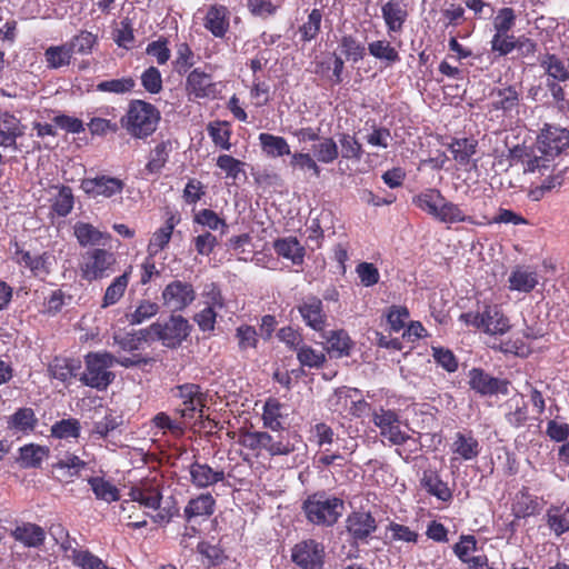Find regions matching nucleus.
Here are the masks:
<instances>
[{"mask_svg":"<svg viewBox=\"0 0 569 569\" xmlns=\"http://www.w3.org/2000/svg\"><path fill=\"white\" fill-rule=\"evenodd\" d=\"M148 361L149 359L139 353L122 356L117 359L108 351L88 352L84 356L86 368L82 371L80 370L79 381L88 388L104 391L116 377L111 371L114 362L124 368H132L146 366Z\"/></svg>","mask_w":569,"mask_h":569,"instance_id":"obj_1","label":"nucleus"},{"mask_svg":"<svg viewBox=\"0 0 569 569\" xmlns=\"http://www.w3.org/2000/svg\"><path fill=\"white\" fill-rule=\"evenodd\" d=\"M412 204L441 223L475 222L459 204L445 198L439 189H425L412 198Z\"/></svg>","mask_w":569,"mask_h":569,"instance_id":"obj_2","label":"nucleus"},{"mask_svg":"<svg viewBox=\"0 0 569 569\" xmlns=\"http://www.w3.org/2000/svg\"><path fill=\"white\" fill-rule=\"evenodd\" d=\"M346 510L345 500L327 490L308 495L301 503V511L308 522L317 527H333Z\"/></svg>","mask_w":569,"mask_h":569,"instance_id":"obj_3","label":"nucleus"},{"mask_svg":"<svg viewBox=\"0 0 569 569\" xmlns=\"http://www.w3.org/2000/svg\"><path fill=\"white\" fill-rule=\"evenodd\" d=\"M160 111L151 102L131 100L121 124L132 138L146 139L157 130Z\"/></svg>","mask_w":569,"mask_h":569,"instance_id":"obj_4","label":"nucleus"},{"mask_svg":"<svg viewBox=\"0 0 569 569\" xmlns=\"http://www.w3.org/2000/svg\"><path fill=\"white\" fill-rule=\"evenodd\" d=\"M539 63L546 76V87L558 109L569 108V100L566 97L565 86L569 81V64L555 53L542 54Z\"/></svg>","mask_w":569,"mask_h":569,"instance_id":"obj_5","label":"nucleus"},{"mask_svg":"<svg viewBox=\"0 0 569 569\" xmlns=\"http://www.w3.org/2000/svg\"><path fill=\"white\" fill-rule=\"evenodd\" d=\"M171 397L180 400L179 406L173 409V415L180 417L187 427L196 417H203L208 392L201 385L193 382L177 385L171 390Z\"/></svg>","mask_w":569,"mask_h":569,"instance_id":"obj_6","label":"nucleus"},{"mask_svg":"<svg viewBox=\"0 0 569 569\" xmlns=\"http://www.w3.org/2000/svg\"><path fill=\"white\" fill-rule=\"evenodd\" d=\"M459 321L489 336H503L510 329V320L497 305H485L481 312H465Z\"/></svg>","mask_w":569,"mask_h":569,"instance_id":"obj_7","label":"nucleus"},{"mask_svg":"<svg viewBox=\"0 0 569 569\" xmlns=\"http://www.w3.org/2000/svg\"><path fill=\"white\" fill-rule=\"evenodd\" d=\"M117 263L116 254L106 248H92L81 254L80 277L89 283L112 274Z\"/></svg>","mask_w":569,"mask_h":569,"instance_id":"obj_8","label":"nucleus"},{"mask_svg":"<svg viewBox=\"0 0 569 569\" xmlns=\"http://www.w3.org/2000/svg\"><path fill=\"white\" fill-rule=\"evenodd\" d=\"M13 260L22 269H26L30 277L46 282L54 271L57 259L53 252L43 251L31 253L24 250L18 242L13 243Z\"/></svg>","mask_w":569,"mask_h":569,"instance_id":"obj_9","label":"nucleus"},{"mask_svg":"<svg viewBox=\"0 0 569 569\" xmlns=\"http://www.w3.org/2000/svg\"><path fill=\"white\" fill-rule=\"evenodd\" d=\"M191 325L181 315H171L164 322H152L149 335L161 340L166 347L174 348L190 335Z\"/></svg>","mask_w":569,"mask_h":569,"instance_id":"obj_10","label":"nucleus"},{"mask_svg":"<svg viewBox=\"0 0 569 569\" xmlns=\"http://www.w3.org/2000/svg\"><path fill=\"white\" fill-rule=\"evenodd\" d=\"M326 557V547L315 538L295 543L291 550L292 563L301 569H323Z\"/></svg>","mask_w":569,"mask_h":569,"instance_id":"obj_11","label":"nucleus"},{"mask_svg":"<svg viewBox=\"0 0 569 569\" xmlns=\"http://www.w3.org/2000/svg\"><path fill=\"white\" fill-rule=\"evenodd\" d=\"M372 423L379 429V436L395 446H401L405 442V430L400 428V418L395 409L380 406L372 411Z\"/></svg>","mask_w":569,"mask_h":569,"instance_id":"obj_12","label":"nucleus"},{"mask_svg":"<svg viewBox=\"0 0 569 569\" xmlns=\"http://www.w3.org/2000/svg\"><path fill=\"white\" fill-rule=\"evenodd\" d=\"M184 88L189 99L216 100L221 93L219 83L213 81L210 73L199 68L188 73Z\"/></svg>","mask_w":569,"mask_h":569,"instance_id":"obj_13","label":"nucleus"},{"mask_svg":"<svg viewBox=\"0 0 569 569\" xmlns=\"http://www.w3.org/2000/svg\"><path fill=\"white\" fill-rule=\"evenodd\" d=\"M378 529V522L370 511H352L347 515V536L353 545L368 543L369 538Z\"/></svg>","mask_w":569,"mask_h":569,"instance_id":"obj_14","label":"nucleus"},{"mask_svg":"<svg viewBox=\"0 0 569 569\" xmlns=\"http://www.w3.org/2000/svg\"><path fill=\"white\" fill-rule=\"evenodd\" d=\"M469 387L481 397H492V395L509 393L510 382L507 378L493 377L486 372L483 368H471L468 373Z\"/></svg>","mask_w":569,"mask_h":569,"instance_id":"obj_15","label":"nucleus"},{"mask_svg":"<svg viewBox=\"0 0 569 569\" xmlns=\"http://www.w3.org/2000/svg\"><path fill=\"white\" fill-rule=\"evenodd\" d=\"M161 298L164 307L181 312L196 300L197 292L190 282L174 280L164 286Z\"/></svg>","mask_w":569,"mask_h":569,"instance_id":"obj_16","label":"nucleus"},{"mask_svg":"<svg viewBox=\"0 0 569 569\" xmlns=\"http://www.w3.org/2000/svg\"><path fill=\"white\" fill-rule=\"evenodd\" d=\"M80 188L90 198H99L101 196L102 198L110 199L112 196L123 192L126 182L118 177L100 174L82 179Z\"/></svg>","mask_w":569,"mask_h":569,"instance_id":"obj_17","label":"nucleus"},{"mask_svg":"<svg viewBox=\"0 0 569 569\" xmlns=\"http://www.w3.org/2000/svg\"><path fill=\"white\" fill-rule=\"evenodd\" d=\"M297 309L308 328L322 332L328 326V312L319 297L309 296L301 299Z\"/></svg>","mask_w":569,"mask_h":569,"instance_id":"obj_18","label":"nucleus"},{"mask_svg":"<svg viewBox=\"0 0 569 569\" xmlns=\"http://www.w3.org/2000/svg\"><path fill=\"white\" fill-rule=\"evenodd\" d=\"M520 88L512 86L496 87L490 92L489 110L501 111L503 117L518 112L521 101Z\"/></svg>","mask_w":569,"mask_h":569,"instance_id":"obj_19","label":"nucleus"},{"mask_svg":"<svg viewBox=\"0 0 569 569\" xmlns=\"http://www.w3.org/2000/svg\"><path fill=\"white\" fill-rule=\"evenodd\" d=\"M509 160L511 163L522 164L523 172H540L541 176L546 174L552 168V162L548 156L541 153L536 154L535 151L528 147L516 146L509 151Z\"/></svg>","mask_w":569,"mask_h":569,"instance_id":"obj_20","label":"nucleus"},{"mask_svg":"<svg viewBox=\"0 0 569 569\" xmlns=\"http://www.w3.org/2000/svg\"><path fill=\"white\" fill-rule=\"evenodd\" d=\"M539 152L551 160L569 147V130L561 127L547 124L538 137Z\"/></svg>","mask_w":569,"mask_h":569,"instance_id":"obj_21","label":"nucleus"},{"mask_svg":"<svg viewBox=\"0 0 569 569\" xmlns=\"http://www.w3.org/2000/svg\"><path fill=\"white\" fill-rule=\"evenodd\" d=\"M82 369V361L79 358H69V356H53L47 367V372L50 378L70 385L74 378L80 377Z\"/></svg>","mask_w":569,"mask_h":569,"instance_id":"obj_22","label":"nucleus"},{"mask_svg":"<svg viewBox=\"0 0 569 569\" xmlns=\"http://www.w3.org/2000/svg\"><path fill=\"white\" fill-rule=\"evenodd\" d=\"M217 508V499L211 493H200L188 500L183 507V520L187 523L202 522L210 519Z\"/></svg>","mask_w":569,"mask_h":569,"instance_id":"obj_23","label":"nucleus"},{"mask_svg":"<svg viewBox=\"0 0 569 569\" xmlns=\"http://www.w3.org/2000/svg\"><path fill=\"white\" fill-rule=\"evenodd\" d=\"M502 408L503 419L511 428H523L530 420L529 406L521 392H516L512 397L505 400Z\"/></svg>","mask_w":569,"mask_h":569,"instance_id":"obj_24","label":"nucleus"},{"mask_svg":"<svg viewBox=\"0 0 569 569\" xmlns=\"http://www.w3.org/2000/svg\"><path fill=\"white\" fill-rule=\"evenodd\" d=\"M450 447L455 457L461 460L477 459L482 450V446L470 429L457 431Z\"/></svg>","mask_w":569,"mask_h":569,"instance_id":"obj_25","label":"nucleus"},{"mask_svg":"<svg viewBox=\"0 0 569 569\" xmlns=\"http://www.w3.org/2000/svg\"><path fill=\"white\" fill-rule=\"evenodd\" d=\"M128 497L144 510L157 511L160 508L162 493L156 485L142 482L134 485L128 491Z\"/></svg>","mask_w":569,"mask_h":569,"instance_id":"obj_26","label":"nucleus"},{"mask_svg":"<svg viewBox=\"0 0 569 569\" xmlns=\"http://www.w3.org/2000/svg\"><path fill=\"white\" fill-rule=\"evenodd\" d=\"M381 14L385 19L386 30L389 34L399 33L403 30L408 18L406 3L401 0H389L381 7Z\"/></svg>","mask_w":569,"mask_h":569,"instance_id":"obj_27","label":"nucleus"},{"mask_svg":"<svg viewBox=\"0 0 569 569\" xmlns=\"http://www.w3.org/2000/svg\"><path fill=\"white\" fill-rule=\"evenodd\" d=\"M262 457L268 453L269 457H288L295 452L296 447L291 442L289 433L271 435L268 430H261Z\"/></svg>","mask_w":569,"mask_h":569,"instance_id":"obj_28","label":"nucleus"},{"mask_svg":"<svg viewBox=\"0 0 569 569\" xmlns=\"http://www.w3.org/2000/svg\"><path fill=\"white\" fill-rule=\"evenodd\" d=\"M190 482L199 489L209 488L224 480L223 469H213L207 462L193 461L189 468Z\"/></svg>","mask_w":569,"mask_h":569,"instance_id":"obj_29","label":"nucleus"},{"mask_svg":"<svg viewBox=\"0 0 569 569\" xmlns=\"http://www.w3.org/2000/svg\"><path fill=\"white\" fill-rule=\"evenodd\" d=\"M24 133V126L20 118L10 111L0 113V147H17V139Z\"/></svg>","mask_w":569,"mask_h":569,"instance_id":"obj_30","label":"nucleus"},{"mask_svg":"<svg viewBox=\"0 0 569 569\" xmlns=\"http://www.w3.org/2000/svg\"><path fill=\"white\" fill-rule=\"evenodd\" d=\"M322 338L326 340L325 351L329 356L346 357L353 350L355 342L345 329L330 330Z\"/></svg>","mask_w":569,"mask_h":569,"instance_id":"obj_31","label":"nucleus"},{"mask_svg":"<svg viewBox=\"0 0 569 569\" xmlns=\"http://www.w3.org/2000/svg\"><path fill=\"white\" fill-rule=\"evenodd\" d=\"M87 467L88 462L74 456L73 452H66L52 465V469L58 472V480L67 483L74 481V478L80 476L82 469Z\"/></svg>","mask_w":569,"mask_h":569,"instance_id":"obj_32","label":"nucleus"},{"mask_svg":"<svg viewBox=\"0 0 569 569\" xmlns=\"http://www.w3.org/2000/svg\"><path fill=\"white\" fill-rule=\"evenodd\" d=\"M203 27L216 38H223L230 27L228 9L223 4H210L203 18Z\"/></svg>","mask_w":569,"mask_h":569,"instance_id":"obj_33","label":"nucleus"},{"mask_svg":"<svg viewBox=\"0 0 569 569\" xmlns=\"http://www.w3.org/2000/svg\"><path fill=\"white\" fill-rule=\"evenodd\" d=\"M420 485L428 495L436 497L445 503H449L453 497L450 487L442 480L439 472L433 471V469L423 470Z\"/></svg>","mask_w":569,"mask_h":569,"instance_id":"obj_34","label":"nucleus"},{"mask_svg":"<svg viewBox=\"0 0 569 569\" xmlns=\"http://www.w3.org/2000/svg\"><path fill=\"white\" fill-rule=\"evenodd\" d=\"M172 150L173 143L171 139L158 141L150 150L148 161L144 164V171L148 174L159 176L170 160Z\"/></svg>","mask_w":569,"mask_h":569,"instance_id":"obj_35","label":"nucleus"},{"mask_svg":"<svg viewBox=\"0 0 569 569\" xmlns=\"http://www.w3.org/2000/svg\"><path fill=\"white\" fill-rule=\"evenodd\" d=\"M284 406L279 399L270 397L262 406V427L271 431H283L284 419L287 415L283 413Z\"/></svg>","mask_w":569,"mask_h":569,"instance_id":"obj_36","label":"nucleus"},{"mask_svg":"<svg viewBox=\"0 0 569 569\" xmlns=\"http://www.w3.org/2000/svg\"><path fill=\"white\" fill-rule=\"evenodd\" d=\"M238 443L243 448V450H246V452L242 453V459L244 461L262 457L261 430H256L252 427L239 428Z\"/></svg>","mask_w":569,"mask_h":569,"instance_id":"obj_37","label":"nucleus"},{"mask_svg":"<svg viewBox=\"0 0 569 569\" xmlns=\"http://www.w3.org/2000/svg\"><path fill=\"white\" fill-rule=\"evenodd\" d=\"M73 234L80 247L106 244L112 237L93 227L90 222L78 221L73 224Z\"/></svg>","mask_w":569,"mask_h":569,"instance_id":"obj_38","label":"nucleus"},{"mask_svg":"<svg viewBox=\"0 0 569 569\" xmlns=\"http://www.w3.org/2000/svg\"><path fill=\"white\" fill-rule=\"evenodd\" d=\"M545 521L556 537L569 531V506L565 502L550 505L545 513Z\"/></svg>","mask_w":569,"mask_h":569,"instance_id":"obj_39","label":"nucleus"},{"mask_svg":"<svg viewBox=\"0 0 569 569\" xmlns=\"http://www.w3.org/2000/svg\"><path fill=\"white\" fill-rule=\"evenodd\" d=\"M511 510L517 519H526V517L540 513L542 506L540 503V498L530 495L528 488H522L518 491Z\"/></svg>","mask_w":569,"mask_h":569,"instance_id":"obj_40","label":"nucleus"},{"mask_svg":"<svg viewBox=\"0 0 569 569\" xmlns=\"http://www.w3.org/2000/svg\"><path fill=\"white\" fill-rule=\"evenodd\" d=\"M132 274V267L123 270L122 274L114 277L113 280L106 287L104 295L101 299L100 307L108 308L114 306L124 297V292L130 282Z\"/></svg>","mask_w":569,"mask_h":569,"instance_id":"obj_41","label":"nucleus"},{"mask_svg":"<svg viewBox=\"0 0 569 569\" xmlns=\"http://www.w3.org/2000/svg\"><path fill=\"white\" fill-rule=\"evenodd\" d=\"M50 455L48 446L38 443H27L19 448V457L17 461L19 466L24 469L41 468L43 460H47Z\"/></svg>","mask_w":569,"mask_h":569,"instance_id":"obj_42","label":"nucleus"},{"mask_svg":"<svg viewBox=\"0 0 569 569\" xmlns=\"http://www.w3.org/2000/svg\"><path fill=\"white\" fill-rule=\"evenodd\" d=\"M12 536L16 541L27 546V548H40L46 539L44 529L34 522H22L14 528Z\"/></svg>","mask_w":569,"mask_h":569,"instance_id":"obj_43","label":"nucleus"},{"mask_svg":"<svg viewBox=\"0 0 569 569\" xmlns=\"http://www.w3.org/2000/svg\"><path fill=\"white\" fill-rule=\"evenodd\" d=\"M179 221L176 220L174 216L166 219L163 227L154 231L149 243L147 246V252L151 256H157L163 251L164 248L170 243L172 239V232Z\"/></svg>","mask_w":569,"mask_h":569,"instance_id":"obj_44","label":"nucleus"},{"mask_svg":"<svg viewBox=\"0 0 569 569\" xmlns=\"http://www.w3.org/2000/svg\"><path fill=\"white\" fill-rule=\"evenodd\" d=\"M38 419L34 409L31 407H21L8 417V429L20 431L23 435L34 431Z\"/></svg>","mask_w":569,"mask_h":569,"instance_id":"obj_45","label":"nucleus"},{"mask_svg":"<svg viewBox=\"0 0 569 569\" xmlns=\"http://www.w3.org/2000/svg\"><path fill=\"white\" fill-rule=\"evenodd\" d=\"M274 251L283 259L292 261L295 264H301L305 259V247L295 237L280 238L274 241Z\"/></svg>","mask_w":569,"mask_h":569,"instance_id":"obj_46","label":"nucleus"},{"mask_svg":"<svg viewBox=\"0 0 569 569\" xmlns=\"http://www.w3.org/2000/svg\"><path fill=\"white\" fill-rule=\"evenodd\" d=\"M151 423L154 428L162 430L163 435L168 433L177 439L182 438L187 430L186 423L179 416L172 418V416L167 412H158L154 415L151 419Z\"/></svg>","mask_w":569,"mask_h":569,"instance_id":"obj_47","label":"nucleus"},{"mask_svg":"<svg viewBox=\"0 0 569 569\" xmlns=\"http://www.w3.org/2000/svg\"><path fill=\"white\" fill-rule=\"evenodd\" d=\"M367 50L370 56L385 62L386 66L398 63L401 59L399 50L386 39L368 42Z\"/></svg>","mask_w":569,"mask_h":569,"instance_id":"obj_48","label":"nucleus"},{"mask_svg":"<svg viewBox=\"0 0 569 569\" xmlns=\"http://www.w3.org/2000/svg\"><path fill=\"white\" fill-rule=\"evenodd\" d=\"M538 283L536 271L522 267L513 269L509 276V290L530 292Z\"/></svg>","mask_w":569,"mask_h":569,"instance_id":"obj_49","label":"nucleus"},{"mask_svg":"<svg viewBox=\"0 0 569 569\" xmlns=\"http://www.w3.org/2000/svg\"><path fill=\"white\" fill-rule=\"evenodd\" d=\"M259 141L262 147V152L269 157H282L291 154V149L288 140L283 137L273 136L270 132H261Z\"/></svg>","mask_w":569,"mask_h":569,"instance_id":"obj_50","label":"nucleus"},{"mask_svg":"<svg viewBox=\"0 0 569 569\" xmlns=\"http://www.w3.org/2000/svg\"><path fill=\"white\" fill-rule=\"evenodd\" d=\"M339 49L347 61L360 62L367 54V47L358 40L355 34H342L339 41Z\"/></svg>","mask_w":569,"mask_h":569,"instance_id":"obj_51","label":"nucleus"},{"mask_svg":"<svg viewBox=\"0 0 569 569\" xmlns=\"http://www.w3.org/2000/svg\"><path fill=\"white\" fill-rule=\"evenodd\" d=\"M53 188L58 190V193L52 200L51 209L54 214L67 217L74 208V193L71 187L67 184H58Z\"/></svg>","mask_w":569,"mask_h":569,"instance_id":"obj_52","label":"nucleus"},{"mask_svg":"<svg viewBox=\"0 0 569 569\" xmlns=\"http://www.w3.org/2000/svg\"><path fill=\"white\" fill-rule=\"evenodd\" d=\"M478 141L470 138L453 139L449 150L453 160L460 164H468L477 152Z\"/></svg>","mask_w":569,"mask_h":569,"instance_id":"obj_53","label":"nucleus"},{"mask_svg":"<svg viewBox=\"0 0 569 569\" xmlns=\"http://www.w3.org/2000/svg\"><path fill=\"white\" fill-rule=\"evenodd\" d=\"M207 131L213 144L222 150H230V138L232 134L231 124L228 121H211L207 126Z\"/></svg>","mask_w":569,"mask_h":569,"instance_id":"obj_54","label":"nucleus"},{"mask_svg":"<svg viewBox=\"0 0 569 569\" xmlns=\"http://www.w3.org/2000/svg\"><path fill=\"white\" fill-rule=\"evenodd\" d=\"M312 152L315 159L320 163H332L340 156L339 147L331 137L320 138L317 143L312 144Z\"/></svg>","mask_w":569,"mask_h":569,"instance_id":"obj_55","label":"nucleus"},{"mask_svg":"<svg viewBox=\"0 0 569 569\" xmlns=\"http://www.w3.org/2000/svg\"><path fill=\"white\" fill-rule=\"evenodd\" d=\"M340 156L345 160L361 161L365 153L361 141H359L352 133L340 132Z\"/></svg>","mask_w":569,"mask_h":569,"instance_id":"obj_56","label":"nucleus"},{"mask_svg":"<svg viewBox=\"0 0 569 569\" xmlns=\"http://www.w3.org/2000/svg\"><path fill=\"white\" fill-rule=\"evenodd\" d=\"M44 57L47 67L50 69H60L71 62L72 52L69 42L61 46H52L46 49Z\"/></svg>","mask_w":569,"mask_h":569,"instance_id":"obj_57","label":"nucleus"},{"mask_svg":"<svg viewBox=\"0 0 569 569\" xmlns=\"http://www.w3.org/2000/svg\"><path fill=\"white\" fill-rule=\"evenodd\" d=\"M159 305L157 301L151 299H141L138 301V306L131 313H127V320L131 325H139L150 320L159 312Z\"/></svg>","mask_w":569,"mask_h":569,"instance_id":"obj_58","label":"nucleus"},{"mask_svg":"<svg viewBox=\"0 0 569 569\" xmlns=\"http://www.w3.org/2000/svg\"><path fill=\"white\" fill-rule=\"evenodd\" d=\"M149 336V328H146L133 333L114 335L112 338L113 343L120 347L122 351L132 352L139 350Z\"/></svg>","mask_w":569,"mask_h":569,"instance_id":"obj_59","label":"nucleus"},{"mask_svg":"<svg viewBox=\"0 0 569 569\" xmlns=\"http://www.w3.org/2000/svg\"><path fill=\"white\" fill-rule=\"evenodd\" d=\"M88 483L91 487L96 498L102 499L106 501L119 500V489L117 487H114V485H112V482L103 479V477H100V476L89 477Z\"/></svg>","mask_w":569,"mask_h":569,"instance_id":"obj_60","label":"nucleus"},{"mask_svg":"<svg viewBox=\"0 0 569 569\" xmlns=\"http://www.w3.org/2000/svg\"><path fill=\"white\" fill-rule=\"evenodd\" d=\"M72 56L73 53L80 56L91 54L93 51V47L98 43V37L93 32L81 30L79 33L74 34L73 38L68 41Z\"/></svg>","mask_w":569,"mask_h":569,"instance_id":"obj_61","label":"nucleus"},{"mask_svg":"<svg viewBox=\"0 0 569 569\" xmlns=\"http://www.w3.org/2000/svg\"><path fill=\"white\" fill-rule=\"evenodd\" d=\"M321 9H312L308 14L306 21L299 26L300 40L311 41L315 40L321 32Z\"/></svg>","mask_w":569,"mask_h":569,"instance_id":"obj_62","label":"nucleus"},{"mask_svg":"<svg viewBox=\"0 0 569 569\" xmlns=\"http://www.w3.org/2000/svg\"><path fill=\"white\" fill-rule=\"evenodd\" d=\"M51 436L58 439L79 438L81 436V422L69 418L56 421L51 426Z\"/></svg>","mask_w":569,"mask_h":569,"instance_id":"obj_63","label":"nucleus"},{"mask_svg":"<svg viewBox=\"0 0 569 569\" xmlns=\"http://www.w3.org/2000/svg\"><path fill=\"white\" fill-rule=\"evenodd\" d=\"M67 557L71 559L73 566L82 569H108L104 561L89 550H73V555Z\"/></svg>","mask_w":569,"mask_h":569,"instance_id":"obj_64","label":"nucleus"}]
</instances>
